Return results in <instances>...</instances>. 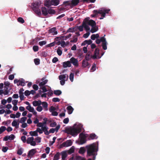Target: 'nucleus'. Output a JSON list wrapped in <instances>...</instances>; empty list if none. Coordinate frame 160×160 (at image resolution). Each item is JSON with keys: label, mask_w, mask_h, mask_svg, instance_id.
<instances>
[{"label": "nucleus", "mask_w": 160, "mask_h": 160, "mask_svg": "<svg viewBox=\"0 0 160 160\" xmlns=\"http://www.w3.org/2000/svg\"><path fill=\"white\" fill-rule=\"evenodd\" d=\"M59 42V44H61V46L62 47L64 48L66 45L65 42L64 41H62L61 42L59 41V42Z\"/></svg>", "instance_id": "3c124183"}, {"label": "nucleus", "mask_w": 160, "mask_h": 160, "mask_svg": "<svg viewBox=\"0 0 160 160\" xmlns=\"http://www.w3.org/2000/svg\"><path fill=\"white\" fill-rule=\"evenodd\" d=\"M6 130V128L5 126H1L0 128V134L2 133Z\"/></svg>", "instance_id": "79ce46f5"}, {"label": "nucleus", "mask_w": 160, "mask_h": 160, "mask_svg": "<svg viewBox=\"0 0 160 160\" xmlns=\"http://www.w3.org/2000/svg\"><path fill=\"white\" fill-rule=\"evenodd\" d=\"M51 0H47L45 2V5L47 7L50 6L52 5Z\"/></svg>", "instance_id": "393cba45"}, {"label": "nucleus", "mask_w": 160, "mask_h": 160, "mask_svg": "<svg viewBox=\"0 0 160 160\" xmlns=\"http://www.w3.org/2000/svg\"><path fill=\"white\" fill-rule=\"evenodd\" d=\"M79 0H72L71 1V5L75 6L77 5L79 2Z\"/></svg>", "instance_id": "412c9836"}, {"label": "nucleus", "mask_w": 160, "mask_h": 160, "mask_svg": "<svg viewBox=\"0 0 160 160\" xmlns=\"http://www.w3.org/2000/svg\"><path fill=\"white\" fill-rule=\"evenodd\" d=\"M81 131V129L80 128H77L71 127L66 128L65 131L66 133L70 134L73 136H77Z\"/></svg>", "instance_id": "7ed1b4c3"}, {"label": "nucleus", "mask_w": 160, "mask_h": 160, "mask_svg": "<svg viewBox=\"0 0 160 160\" xmlns=\"http://www.w3.org/2000/svg\"><path fill=\"white\" fill-rule=\"evenodd\" d=\"M46 42L45 41H43L39 42V45L41 46L46 44Z\"/></svg>", "instance_id": "8fccbe9b"}, {"label": "nucleus", "mask_w": 160, "mask_h": 160, "mask_svg": "<svg viewBox=\"0 0 160 160\" xmlns=\"http://www.w3.org/2000/svg\"><path fill=\"white\" fill-rule=\"evenodd\" d=\"M17 86L21 85L22 86H24L25 85V80L24 79L21 78V79H19V83H17Z\"/></svg>", "instance_id": "6ab92c4d"}, {"label": "nucleus", "mask_w": 160, "mask_h": 160, "mask_svg": "<svg viewBox=\"0 0 160 160\" xmlns=\"http://www.w3.org/2000/svg\"><path fill=\"white\" fill-rule=\"evenodd\" d=\"M29 134L32 136H37L38 135L36 130L34 131H30L29 132Z\"/></svg>", "instance_id": "c85d7f7f"}, {"label": "nucleus", "mask_w": 160, "mask_h": 160, "mask_svg": "<svg viewBox=\"0 0 160 160\" xmlns=\"http://www.w3.org/2000/svg\"><path fill=\"white\" fill-rule=\"evenodd\" d=\"M82 25H83V28H84L85 30L86 31H88L90 30V28L88 26V24L84 20L82 22Z\"/></svg>", "instance_id": "f8f14e48"}, {"label": "nucleus", "mask_w": 160, "mask_h": 160, "mask_svg": "<svg viewBox=\"0 0 160 160\" xmlns=\"http://www.w3.org/2000/svg\"><path fill=\"white\" fill-rule=\"evenodd\" d=\"M100 40L101 42H102V43H105L107 42L106 38H104V37H101Z\"/></svg>", "instance_id": "4d7b16f0"}, {"label": "nucleus", "mask_w": 160, "mask_h": 160, "mask_svg": "<svg viewBox=\"0 0 160 160\" xmlns=\"http://www.w3.org/2000/svg\"><path fill=\"white\" fill-rule=\"evenodd\" d=\"M48 32L49 33H52V35H57L58 34V32L56 27H53L50 29Z\"/></svg>", "instance_id": "9d476101"}, {"label": "nucleus", "mask_w": 160, "mask_h": 160, "mask_svg": "<svg viewBox=\"0 0 160 160\" xmlns=\"http://www.w3.org/2000/svg\"><path fill=\"white\" fill-rule=\"evenodd\" d=\"M77 31V28H69L67 31L66 33L68 32H75L76 31Z\"/></svg>", "instance_id": "dca6fc26"}, {"label": "nucleus", "mask_w": 160, "mask_h": 160, "mask_svg": "<svg viewBox=\"0 0 160 160\" xmlns=\"http://www.w3.org/2000/svg\"><path fill=\"white\" fill-rule=\"evenodd\" d=\"M22 148H20V149H19L17 152V154L19 155H22Z\"/></svg>", "instance_id": "052dcab7"}, {"label": "nucleus", "mask_w": 160, "mask_h": 160, "mask_svg": "<svg viewBox=\"0 0 160 160\" xmlns=\"http://www.w3.org/2000/svg\"><path fill=\"white\" fill-rule=\"evenodd\" d=\"M88 134H84L83 133H81L79 134V144H82L86 142V138L87 137Z\"/></svg>", "instance_id": "39448f33"}, {"label": "nucleus", "mask_w": 160, "mask_h": 160, "mask_svg": "<svg viewBox=\"0 0 160 160\" xmlns=\"http://www.w3.org/2000/svg\"><path fill=\"white\" fill-rule=\"evenodd\" d=\"M68 113L69 114H72L73 111L74 109L71 106H69L67 108Z\"/></svg>", "instance_id": "4468645a"}, {"label": "nucleus", "mask_w": 160, "mask_h": 160, "mask_svg": "<svg viewBox=\"0 0 160 160\" xmlns=\"http://www.w3.org/2000/svg\"><path fill=\"white\" fill-rule=\"evenodd\" d=\"M55 13V11L54 9H49L48 10V13H49L50 14H54Z\"/></svg>", "instance_id": "a18cd8bd"}, {"label": "nucleus", "mask_w": 160, "mask_h": 160, "mask_svg": "<svg viewBox=\"0 0 160 160\" xmlns=\"http://www.w3.org/2000/svg\"><path fill=\"white\" fill-rule=\"evenodd\" d=\"M87 152V157L92 156V159L95 160L97 155L98 149L95 143H93L86 147Z\"/></svg>", "instance_id": "f257e3e1"}, {"label": "nucleus", "mask_w": 160, "mask_h": 160, "mask_svg": "<svg viewBox=\"0 0 160 160\" xmlns=\"http://www.w3.org/2000/svg\"><path fill=\"white\" fill-rule=\"evenodd\" d=\"M60 155V153L59 152H57L54 157L53 160H58L59 158Z\"/></svg>", "instance_id": "bb28decb"}, {"label": "nucleus", "mask_w": 160, "mask_h": 160, "mask_svg": "<svg viewBox=\"0 0 160 160\" xmlns=\"http://www.w3.org/2000/svg\"><path fill=\"white\" fill-rule=\"evenodd\" d=\"M36 151L35 149H32L29 151L28 155L29 156H32L36 153Z\"/></svg>", "instance_id": "2eb2a0df"}, {"label": "nucleus", "mask_w": 160, "mask_h": 160, "mask_svg": "<svg viewBox=\"0 0 160 160\" xmlns=\"http://www.w3.org/2000/svg\"><path fill=\"white\" fill-rule=\"evenodd\" d=\"M98 30V27H97L96 26H94L92 27L91 30V32L92 33H94Z\"/></svg>", "instance_id": "cd10ccee"}, {"label": "nucleus", "mask_w": 160, "mask_h": 160, "mask_svg": "<svg viewBox=\"0 0 160 160\" xmlns=\"http://www.w3.org/2000/svg\"><path fill=\"white\" fill-rule=\"evenodd\" d=\"M72 143L71 140H67L65 142H63L60 146L61 147H68L71 146Z\"/></svg>", "instance_id": "0eeeda50"}, {"label": "nucleus", "mask_w": 160, "mask_h": 160, "mask_svg": "<svg viewBox=\"0 0 160 160\" xmlns=\"http://www.w3.org/2000/svg\"><path fill=\"white\" fill-rule=\"evenodd\" d=\"M19 124V123L18 122L16 121V120H14V121L12 122V126L15 127L16 128H17V126L18 127Z\"/></svg>", "instance_id": "c756f323"}, {"label": "nucleus", "mask_w": 160, "mask_h": 160, "mask_svg": "<svg viewBox=\"0 0 160 160\" xmlns=\"http://www.w3.org/2000/svg\"><path fill=\"white\" fill-rule=\"evenodd\" d=\"M61 48L60 47H59L58 49L57 50V52L58 54V55L59 56H61L62 53V51L60 49V48Z\"/></svg>", "instance_id": "58836bf2"}, {"label": "nucleus", "mask_w": 160, "mask_h": 160, "mask_svg": "<svg viewBox=\"0 0 160 160\" xmlns=\"http://www.w3.org/2000/svg\"><path fill=\"white\" fill-rule=\"evenodd\" d=\"M55 110V108L53 106H52L49 109V110L51 112L54 111Z\"/></svg>", "instance_id": "e2e57ef3"}, {"label": "nucleus", "mask_w": 160, "mask_h": 160, "mask_svg": "<svg viewBox=\"0 0 160 160\" xmlns=\"http://www.w3.org/2000/svg\"><path fill=\"white\" fill-rule=\"evenodd\" d=\"M89 18H85L84 20L86 21L88 25L91 26L92 27L96 26V24L95 22L92 19L89 20Z\"/></svg>", "instance_id": "423d86ee"}, {"label": "nucleus", "mask_w": 160, "mask_h": 160, "mask_svg": "<svg viewBox=\"0 0 160 160\" xmlns=\"http://www.w3.org/2000/svg\"><path fill=\"white\" fill-rule=\"evenodd\" d=\"M32 48L34 52H36L38 50L39 47L38 46H34Z\"/></svg>", "instance_id": "09e8293b"}, {"label": "nucleus", "mask_w": 160, "mask_h": 160, "mask_svg": "<svg viewBox=\"0 0 160 160\" xmlns=\"http://www.w3.org/2000/svg\"><path fill=\"white\" fill-rule=\"evenodd\" d=\"M107 42L102 43V48L104 50H106L107 49Z\"/></svg>", "instance_id": "c03bdc74"}, {"label": "nucleus", "mask_w": 160, "mask_h": 160, "mask_svg": "<svg viewBox=\"0 0 160 160\" xmlns=\"http://www.w3.org/2000/svg\"><path fill=\"white\" fill-rule=\"evenodd\" d=\"M42 14L44 16H46L48 14V11L45 7L42 8Z\"/></svg>", "instance_id": "a211bd4d"}, {"label": "nucleus", "mask_w": 160, "mask_h": 160, "mask_svg": "<svg viewBox=\"0 0 160 160\" xmlns=\"http://www.w3.org/2000/svg\"><path fill=\"white\" fill-rule=\"evenodd\" d=\"M96 70V65L95 64L93 65L92 66L90 70V71L91 72H93Z\"/></svg>", "instance_id": "680f3d73"}, {"label": "nucleus", "mask_w": 160, "mask_h": 160, "mask_svg": "<svg viewBox=\"0 0 160 160\" xmlns=\"http://www.w3.org/2000/svg\"><path fill=\"white\" fill-rule=\"evenodd\" d=\"M66 74H62L60 75L59 76V78L60 80H63L64 79H65L66 77ZM68 75H67V79L66 80V81L68 79Z\"/></svg>", "instance_id": "b1692460"}, {"label": "nucleus", "mask_w": 160, "mask_h": 160, "mask_svg": "<svg viewBox=\"0 0 160 160\" xmlns=\"http://www.w3.org/2000/svg\"><path fill=\"white\" fill-rule=\"evenodd\" d=\"M110 11V9H107L105 8H99L98 10H95L93 11V14L91 15L92 17H96L98 14H101V16L105 17L106 14L108 13Z\"/></svg>", "instance_id": "f03ea898"}, {"label": "nucleus", "mask_w": 160, "mask_h": 160, "mask_svg": "<svg viewBox=\"0 0 160 160\" xmlns=\"http://www.w3.org/2000/svg\"><path fill=\"white\" fill-rule=\"evenodd\" d=\"M74 73H71L69 75V78L70 81L72 82L73 80V78H74Z\"/></svg>", "instance_id": "49530a36"}, {"label": "nucleus", "mask_w": 160, "mask_h": 160, "mask_svg": "<svg viewBox=\"0 0 160 160\" xmlns=\"http://www.w3.org/2000/svg\"><path fill=\"white\" fill-rule=\"evenodd\" d=\"M41 138L40 137H37L35 138L36 141L38 143H40L41 142Z\"/></svg>", "instance_id": "0e129e2a"}, {"label": "nucleus", "mask_w": 160, "mask_h": 160, "mask_svg": "<svg viewBox=\"0 0 160 160\" xmlns=\"http://www.w3.org/2000/svg\"><path fill=\"white\" fill-rule=\"evenodd\" d=\"M99 49L98 48H96L94 51V55L92 56V58L93 59H96L97 58V55L99 54Z\"/></svg>", "instance_id": "ddd939ff"}, {"label": "nucleus", "mask_w": 160, "mask_h": 160, "mask_svg": "<svg viewBox=\"0 0 160 160\" xmlns=\"http://www.w3.org/2000/svg\"><path fill=\"white\" fill-rule=\"evenodd\" d=\"M32 104L34 106H38L40 105V104L38 103V102L37 101H34L32 102Z\"/></svg>", "instance_id": "37998d69"}, {"label": "nucleus", "mask_w": 160, "mask_h": 160, "mask_svg": "<svg viewBox=\"0 0 160 160\" xmlns=\"http://www.w3.org/2000/svg\"><path fill=\"white\" fill-rule=\"evenodd\" d=\"M63 4H65L66 5H71V1H69L64 2Z\"/></svg>", "instance_id": "13d9d810"}, {"label": "nucleus", "mask_w": 160, "mask_h": 160, "mask_svg": "<svg viewBox=\"0 0 160 160\" xmlns=\"http://www.w3.org/2000/svg\"><path fill=\"white\" fill-rule=\"evenodd\" d=\"M48 82V80L47 79L45 80L40 82L39 84V86L40 87H42L45 84H46Z\"/></svg>", "instance_id": "f704fd0d"}, {"label": "nucleus", "mask_w": 160, "mask_h": 160, "mask_svg": "<svg viewBox=\"0 0 160 160\" xmlns=\"http://www.w3.org/2000/svg\"><path fill=\"white\" fill-rule=\"evenodd\" d=\"M76 160H86L85 158L79 156H77L75 158Z\"/></svg>", "instance_id": "4c0bfd02"}, {"label": "nucleus", "mask_w": 160, "mask_h": 160, "mask_svg": "<svg viewBox=\"0 0 160 160\" xmlns=\"http://www.w3.org/2000/svg\"><path fill=\"white\" fill-rule=\"evenodd\" d=\"M30 94V92L28 90H26L24 92V94L26 96H28Z\"/></svg>", "instance_id": "338daca9"}, {"label": "nucleus", "mask_w": 160, "mask_h": 160, "mask_svg": "<svg viewBox=\"0 0 160 160\" xmlns=\"http://www.w3.org/2000/svg\"><path fill=\"white\" fill-rule=\"evenodd\" d=\"M63 67L64 68H66L67 67H70L71 66V63L70 61H67L66 62H64L63 63Z\"/></svg>", "instance_id": "9b49d317"}, {"label": "nucleus", "mask_w": 160, "mask_h": 160, "mask_svg": "<svg viewBox=\"0 0 160 160\" xmlns=\"http://www.w3.org/2000/svg\"><path fill=\"white\" fill-rule=\"evenodd\" d=\"M88 139L89 140H93L94 139H97L98 137L94 133H92L90 134H88Z\"/></svg>", "instance_id": "1a4fd4ad"}, {"label": "nucleus", "mask_w": 160, "mask_h": 160, "mask_svg": "<svg viewBox=\"0 0 160 160\" xmlns=\"http://www.w3.org/2000/svg\"><path fill=\"white\" fill-rule=\"evenodd\" d=\"M21 139L23 143H25L27 142V140H26V138L25 136H22L21 137Z\"/></svg>", "instance_id": "603ef678"}, {"label": "nucleus", "mask_w": 160, "mask_h": 160, "mask_svg": "<svg viewBox=\"0 0 160 160\" xmlns=\"http://www.w3.org/2000/svg\"><path fill=\"white\" fill-rule=\"evenodd\" d=\"M69 121V118H65L63 120V122L65 124L68 123Z\"/></svg>", "instance_id": "774afa93"}, {"label": "nucleus", "mask_w": 160, "mask_h": 160, "mask_svg": "<svg viewBox=\"0 0 160 160\" xmlns=\"http://www.w3.org/2000/svg\"><path fill=\"white\" fill-rule=\"evenodd\" d=\"M36 131L38 133V132L40 134H42L43 133L42 130V129H40V128H37Z\"/></svg>", "instance_id": "69168bd1"}, {"label": "nucleus", "mask_w": 160, "mask_h": 160, "mask_svg": "<svg viewBox=\"0 0 160 160\" xmlns=\"http://www.w3.org/2000/svg\"><path fill=\"white\" fill-rule=\"evenodd\" d=\"M54 93L56 95L59 96L61 94L62 92L60 90H56L54 91Z\"/></svg>", "instance_id": "e433bc0d"}, {"label": "nucleus", "mask_w": 160, "mask_h": 160, "mask_svg": "<svg viewBox=\"0 0 160 160\" xmlns=\"http://www.w3.org/2000/svg\"><path fill=\"white\" fill-rule=\"evenodd\" d=\"M26 109L31 112H33L34 109V108L31 107L30 105L29 106H27L26 107Z\"/></svg>", "instance_id": "72a5a7b5"}, {"label": "nucleus", "mask_w": 160, "mask_h": 160, "mask_svg": "<svg viewBox=\"0 0 160 160\" xmlns=\"http://www.w3.org/2000/svg\"><path fill=\"white\" fill-rule=\"evenodd\" d=\"M18 21L21 23H23L25 21L21 17H19L17 19Z\"/></svg>", "instance_id": "ea45409f"}, {"label": "nucleus", "mask_w": 160, "mask_h": 160, "mask_svg": "<svg viewBox=\"0 0 160 160\" xmlns=\"http://www.w3.org/2000/svg\"><path fill=\"white\" fill-rule=\"evenodd\" d=\"M52 101L54 102H59L60 99L58 98H54L52 99Z\"/></svg>", "instance_id": "bf43d9fd"}, {"label": "nucleus", "mask_w": 160, "mask_h": 160, "mask_svg": "<svg viewBox=\"0 0 160 160\" xmlns=\"http://www.w3.org/2000/svg\"><path fill=\"white\" fill-rule=\"evenodd\" d=\"M78 40V37H76V35H75L73 36L72 40H71L70 42L72 43H75L77 42Z\"/></svg>", "instance_id": "7c9ffc66"}, {"label": "nucleus", "mask_w": 160, "mask_h": 160, "mask_svg": "<svg viewBox=\"0 0 160 160\" xmlns=\"http://www.w3.org/2000/svg\"><path fill=\"white\" fill-rule=\"evenodd\" d=\"M27 118L26 117H23L21 118L20 121V122L21 123H24L26 121Z\"/></svg>", "instance_id": "a19ab883"}, {"label": "nucleus", "mask_w": 160, "mask_h": 160, "mask_svg": "<svg viewBox=\"0 0 160 160\" xmlns=\"http://www.w3.org/2000/svg\"><path fill=\"white\" fill-rule=\"evenodd\" d=\"M83 26L82 24V25L76 28H77V30L78 29L79 31L82 32L83 31Z\"/></svg>", "instance_id": "864d4df0"}, {"label": "nucleus", "mask_w": 160, "mask_h": 160, "mask_svg": "<svg viewBox=\"0 0 160 160\" xmlns=\"http://www.w3.org/2000/svg\"><path fill=\"white\" fill-rule=\"evenodd\" d=\"M41 4V2L40 1H36L32 4L33 10L35 14L39 17L41 15V10L40 9Z\"/></svg>", "instance_id": "20e7f679"}, {"label": "nucleus", "mask_w": 160, "mask_h": 160, "mask_svg": "<svg viewBox=\"0 0 160 160\" xmlns=\"http://www.w3.org/2000/svg\"><path fill=\"white\" fill-rule=\"evenodd\" d=\"M36 109L37 111L39 112H40L42 110V106H41L40 105H39L37 107Z\"/></svg>", "instance_id": "5fc2aeb1"}, {"label": "nucleus", "mask_w": 160, "mask_h": 160, "mask_svg": "<svg viewBox=\"0 0 160 160\" xmlns=\"http://www.w3.org/2000/svg\"><path fill=\"white\" fill-rule=\"evenodd\" d=\"M70 63H72L73 64L76 66H78V60L77 59L74 57L71 58L70 59Z\"/></svg>", "instance_id": "6e6552de"}, {"label": "nucleus", "mask_w": 160, "mask_h": 160, "mask_svg": "<svg viewBox=\"0 0 160 160\" xmlns=\"http://www.w3.org/2000/svg\"><path fill=\"white\" fill-rule=\"evenodd\" d=\"M34 62L36 65H39L40 64V60L38 58H35L34 59Z\"/></svg>", "instance_id": "de8ad7c7"}, {"label": "nucleus", "mask_w": 160, "mask_h": 160, "mask_svg": "<svg viewBox=\"0 0 160 160\" xmlns=\"http://www.w3.org/2000/svg\"><path fill=\"white\" fill-rule=\"evenodd\" d=\"M74 152V149L72 147H71L68 150V153L71 154Z\"/></svg>", "instance_id": "6e6d98bb"}, {"label": "nucleus", "mask_w": 160, "mask_h": 160, "mask_svg": "<svg viewBox=\"0 0 160 160\" xmlns=\"http://www.w3.org/2000/svg\"><path fill=\"white\" fill-rule=\"evenodd\" d=\"M42 105L45 110H48V104L47 102H42Z\"/></svg>", "instance_id": "5701e85b"}, {"label": "nucleus", "mask_w": 160, "mask_h": 160, "mask_svg": "<svg viewBox=\"0 0 160 160\" xmlns=\"http://www.w3.org/2000/svg\"><path fill=\"white\" fill-rule=\"evenodd\" d=\"M85 149L84 147H81L79 150L78 152L80 154H83L85 152Z\"/></svg>", "instance_id": "473e14b6"}, {"label": "nucleus", "mask_w": 160, "mask_h": 160, "mask_svg": "<svg viewBox=\"0 0 160 160\" xmlns=\"http://www.w3.org/2000/svg\"><path fill=\"white\" fill-rule=\"evenodd\" d=\"M51 2H52L51 4L55 6L58 5L59 2V0H51Z\"/></svg>", "instance_id": "a878e982"}, {"label": "nucleus", "mask_w": 160, "mask_h": 160, "mask_svg": "<svg viewBox=\"0 0 160 160\" xmlns=\"http://www.w3.org/2000/svg\"><path fill=\"white\" fill-rule=\"evenodd\" d=\"M62 158V160H65L67 156V152L65 151H62L61 153Z\"/></svg>", "instance_id": "aec40b11"}, {"label": "nucleus", "mask_w": 160, "mask_h": 160, "mask_svg": "<svg viewBox=\"0 0 160 160\" xmlns=\"http://www.w3.org/2000/svg\"><path fill=\"white\" fill-rule=\"evenodd\" d=\"M89 64L88 62L85 59H84L82 61V67L84 68L86 67Z\"/></svg>", "instance_id": "4be33fe9"}, {"label": "nucleus", "mask_w": 160, "mask_h": 160, "mask_svg": "<svg viewBox=\"0 0 160 160\" xmlns=\"http://www.w3.org/2000/svg\"><path fill=\"white\" fill-rule=\"evenodd\" d=\"M92 58V56H91L90 53H88L86 55L85 59L87 61H89Z\"/></svg>", "instance_id": "2f4dec72"}, {"label": "nucleus", "mask_w": 160, "mask_h": 160, "mask_svg": "<svg viewBox=\"0 0 160 160\" xmlns=\"http://www.w3.org/2000/svg\"><path fill=\"white\" fill-rule=\"evenodd\" d=\"M34 140V138L33 137H31L28 138L27 141V143L28 144H30L31 142L32 141V140Z\"/></svg>", "instance_id": "c9c22d12"}, {"label": "nucleus", "mask_w": 160, "mask_h": 160, "mask_svg": "<svg viewBox=\"0 0 160 160\" xmlns=\"http://www.w3.org/2000/svg\"><path fill=\"white\" fill-rule=\"evenodd\" d=\"M92 42V41L89 39V40H85L82 44V46H84L86 44L88 45L91 44Z\"/></svg>", "instance_id": "f3484780"}]
</instances>
